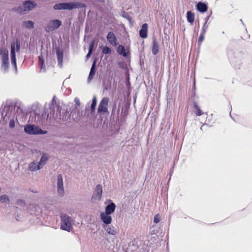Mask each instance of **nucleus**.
I'll return each mask as SVG.
<instances>
[{
    "instance_id": "35",
    "label": "nucleus",
    "mask_w": 252,
    "mask_h": 252,
    "mask_svg": "<svg viewBox=\"0 0 252 252\" xmlns=\"http://www.w3.org/2000/svg\"><path fill=\"white\" fill-rule=\"evenodd\" d=\"M74 102L75 103V105L77 106H79L80 105V100H79V99L78 98H77V97L75 98Z\"/></svg>"
},
{
    "instance_id": "1",
    "label": "nucleus",
    "mask_w": 252,
    "mask_h": 252,
    "mask_svg": "<svg viewBox=\"0 0 252 252\" xmlns=\"http://www.w3.org/2000/svg\"><path fill=\"white\" fill-rule=\"evenodd\" d=\"M74 224L73 220L67 215H61V228L63 230L70 232Z\"/></svg>"
},
{
    "instance_id": "9",
    "label": "nucleus",
    "mask_w": 252,
    "mask_h": 252,
    "mask_svg": "<svg viewBox=\"0 0 252 252\" xmlns=\"http://www.w3.org/2000/svg\"><path fill=\"white\" fill-rule=\"evenodd\" d=\"M64 3L65 10H71L73 9L79 8L81 6V3L76 1L64 2Z\"/></svg>"
},
{
    "instance_id": "29",
    "label": "nucleus",
    "mask_w": 252,
    "mask_h": 252,
    "mask_svg": "<svg viewBox=\"0 0 252 252\" xmlns=\"http://www.w3.org/2000/svg\"><path fill=\"white\" fill-rule=\"evenodd\" d=\"M96 102H97L96 97L95 96H94L93 97V100H92V103L91 104V109L92 111H94V110L95 108L96 105Z\"/></svg>"
},
{
    "instance_id": "25",
    "label": "nucleus",
    "mask_w": 252,
    "mask_h": 252,
    "mask_svg": "<svg viewBox=\"0 0 252 252\" xmlns=\"http://www.w3.org/2000/svg\"><path fill=\"white\" fill-rule=\"evenodd\" d=\"M158 52V45L156 40L153 41L152 48V53L154 55H156Z\"/></svg>"
},
{
    "instance_id": "28",
    "label": "nucleus",
    "mask_w": 252,
    "mask_h": 252,
    "mask_svg": "<svg viewBox=\"0 0 252 252\" xmlns=\"http://www.w3.org/2000/svg\"><path fill=\"white\" fill-rule=\"evenodd\" d=\"M39 63L40 66L41 70L42 71H45V66L44 65V60L42 56L39 57Z\"/></svg>"
},
{
    "instance_id": "16",
    "label": "nucleus",
    "mask_w": 252,
    "mask_h": 252,
    "mask_svg": "<svg viewBox=\"0 0 252 252\" xmlns=\"http://www.w3.org/2000/svg\"><path fill=\"white\" fill-rule=\"evenodd\" d=\"M117 52L119 54L122 55L124 57H126L128 56V52L126 51L125 47L123 45H119L118 46Z\"/></svg>"
},
{
    "instance_id": "32",
    "label": "nucleus",
    "mask_w": 252,
    "mask_h": 252,
    "mask_svg": "<svg viewBox=\"0 0 252 252\" xmlns=\"http://www.w3.org/2000/svg\"><path fill=\"white\" fill-rule=\"evenodd\" d=\"M102 52L104 54H108L111 52V49L107 46H105L103 48Z\"/></svg>"
},
{
    "instance_id": "4",
    "label": "nucleus",
    "mask_w": 252,
    "mask_h": 252,
    "mask_svg": "<svg viewBox=\"0 0 252 252\" xmlns=\"http://www.w3.org/2000/svg\"><path fill=\"white\" fill-rule=\"evenodd\" d=\"M20 45L18 41L13 42L11 45L10 58L11 64L13 65L15 71L17 70L16 60L15 56V51H19Z\"/></svg>"
},
{
    "instance_id": "24",
    "label": "nucleus",
    "mask_w": 252,
    "mask_h": 252,
    "mask_svg": "<svg viewBox=\"0 0 252 252\" xmlns=\"http://www.w3.org/2000/svg\"><path fill=\"white\" fill-rule=\"evenodd\" d=\"M95 62H94L92 66V67H91V69L90 70V72L89 74V76L88 77L89 81H91L92 79V78H93V77L95 74Z\"/></svg>"
},
{
    "instance_id": "7",
    "label": "nucleus",
    "mask_w": 252,
    "mask_h": 252,
    "mask_svg": "<svg viewBox=\"0 0 252 252\" xmlns=\"http://www.w3.org/2000/svg\"><path fill=\"white\" fill-rule=\"evenodd\" d=\"M108 102L109 98L108 97H104L101 99L98 105V113L104 114L108 112Z\"/></svg>"
},
{
    "instance_id": "5",
    "label": "nucleus",
    "mask_w": 252,
    "mask_h": 252,
    "mask_svg": "<svg viewBox=\"0 0 252 252\" xmlns=\"http://www.w3.org/2000/svg\"><path fill=\"white\" fill-rule=\"evenodd\" d=\"M36 6L34 2L28 0L25 1L22 5L15 9V11L18 13H22L24 12L32 10Z\"/></svg>"
},
{
    "instance_id": "20",
    "label": "nucleus",
    "mask_w": 252,
    "mask_h": 252,
    "mask_svg": "<svg viewBox=\"0 0 252 252\" xmlns=\"http://www.w3.org/2000/svg\"><path fill=\"white\" fill-rule=\"evenodd\" d=\"M106 231L110 235H115L117 234V232L114 226H106L105 227Z\"/></svg>"
},
{
    "instance_id": "14",
    "label": "nucleus",
    "mask_w": 252,
    "mask_h": 252,
    "mask_svg": "<svg viewBox=\"0 0 252 252\" xmlns=\"http://www.w3.org/2000/svg\"><path fill=\"white\" fill-rule=\"evenodd\" d=\"M196 8L199 12L204 13L207 10L208 6L205 3L199 2L196 4Z\"/></svg>"
},
{
    "instance_id": "33",
    "label": "nucleus",
    "mask_w": 252,
    "mask_h": 252,
    "mask_svg": "<svg viewBox=\"0 0 252 252\" xmlns=\"http://www.w3.org/2000/svg\"><path fill=\"white\" fill-rule=\"evenodd\" d=\"M205 33H202L201 32L199 37V38H198V44L199 45H200L202 43V42L204 40V34Z\"/></svg>"
},
{
    "instance_id": "31",
    "label": "nucleus",
    "mask_w": 252,
    "mask_h": 252,
    "mask_svg": "<svg viewBox=\"0 0 252 252\" xmlns=\"http://www.w3.org/2000/svg\"><path fill=\"white\" fill-rule=\"evenodd\" d=\"M94 42H92L91 43V44L90 45L89 51V53L87 54V55L86 56V57H87V59H88L91 56V55L92 54V51H93V47H94Z\"/></svg>"
},
{
    "instance_id": "36",
    "label": "nucleus",
    "mask_w": 252,
    "mask_h": 252,
    "mask_svg": "<svg viewBox=\"0 0 252 252\" xmlns=\"http://www.w3.org/2000/svg\"><path fill=\"white\" fill-rule=\"evenodd\" d=\"M197 111L196 112V114L197 115V116H200L202 115V111L201 110H200L199 109H198V108L197 107Z\"/></svg>"
},
{
    "instance_id": "22",
    "label": "nucleus",
    "mask_w": 252,
    "mask_h": 252,
    "mask_svg": "<svg viewBox=\"0 0 252 252\" xmlns=\"http://www.w3.org/2000/svg\"><path fill=\"white\" fill-rule=\"evenodd\" d=\"M95 193L96 194V197L100 200L101 197L102 193V187L101 185H98L95 188Z\"/></svg>"
},
{
    "instance_id": "11",
    "label": "nucleus",
    "mask_w": 252,
    "mask_h": 252,
    "mask_svg": "<svg viewBox=\"0 0 252 252\" xmlns=\"http://www.w3.org/2000/svg\"><path fill=\"white\" fill-rule=\"evenodd\" d=\"M107 39L108 42L113 46H116L117 45V38L114 34V33L112 32H108L107 35Z\"/></svg>"
},
{
    "instance_id": "30",
    "label": "nucleus",
    "mask_w": 252,
    "mask_h": 252,
    "mask_svg": "<svg viewBox=\"0 0 252 252\" xmlns=\"http://www.w3.org/2000/svg\"><path fill=\"white\" fill-rule=\"evenodd\" d=\"M0 201L2 203H6L9 201V197L7 195H2L0 196Z\"/></svg>"
},
{
    "instance_id": "15",
    "label": "nucleus",
    "mask_w": 252,
    "mask_h": 252,
    "mask_svg": "<svg viewBox=\"0 0 252 252\" xmlns=\"http://www.w3.org/2000/svg\"><path fill=\"white\" fill-rule=\"evenodd\" d=\"M148 25L144 24L142 25L141 29L140 31V36L142 38H146L147 36Z\"/></svg>"
},
{
    "instance_id": "6",
    "label": "nucleus",
    "mask_w": 252,
    "mask_h": 252,
    "mask_svg": "<svg viewBox=\"0 0 252 252\" xmlns=\"http://www.w3.org/2000/svg\"><path fill=\"white\" fill-rule=\"evenodd\" d=\"M61 25V21L59 20H52L47 23L45 27V31L47 32L53 31L57 29Z\"/></svg>"
},
{
    "instance_id": "38",
    "label": "nucleus",
    "mask_w": 252,
    "mask_h": 252,
    "mask_svg": "<svg viewBox=\"0 0 252 252\" xmlns=\"http://www.w3.org/2000/svg\"><path fill=\"white\" fill-rule=\"evenodd\" d=\"M155 233V231L153 230L152 231V232H151V234H154Z\"/></svg>"
},
{
    "instance_id": "3",
    "label": "nucleus",
    "mask_w": 252,
    "mask_h": 252,
    "mask_svg": "<svg viewBox=\"0 0 252 252\" xmlns=\"http://www.w3.org/2000/svg\"><path fill=\"white\" fill-rule=\"evenodd\" d=\"M25 132L29 134H44L47 133V131L42 130L38 126L33 125H28L24 127Z\"/></svg>"
},
{
    "instance_id": "13",
    "label": "nucleus",
    "mask_w": 252,
    "mask_h": 252,
    "mask_svg": "<svg viewBox=\"0 0 252 252\" xmlns=\"http://www.w3.org/2000/svg\"><path fill=\"white\" fill-rule=\"evenodd\" d=\"M116 205L114 203H111L106 206L105 211L104 213L111 215L115 210Z\"/></svg>"
},
{
    "instance_id": "10",
    "label": "nucleus",
    "mask_w": 252,
    "mask_h": 252,
    "mask_svg": "<svg viewBox=\"0 0 252 252\" xmlns=\"http://www.w3.org/2000/svg\"><path fill=\"white\" fill-rule=\"evenodd\" d=\"M100 219L103 222L106 224H110L112 221V217L110 215L104 212L100 213Z\"/></svg>"
},
{
    "instance_id": "34",
    "label": "nucleus",
    "mask_w": 252,
    "mask_h": 252,
    "mask_svg": "<svg viewBox=\"0 0 252 252\" xmlns=\"http://www.w3.org/2000/svg\"><path fill=\"white\" fill-rule=\"evenodd\" d=\"M160 215L158 214L156 215H155V216L154 217V221L156 223H157L159 222L160 221Z\"/></svg>"
},
{
    "instance_id": "26",
    "label": "nucleus",
    "mask_w": 252,
    "mask_h": 252,
    "mask_svg": "<svg viewBox=\"0 0 252 252\" xmlns=\"http://www.w3.org/2000/svg\"><path fill=\"white\" fill-rule=\"evenodd\" d=\"M54 8L55 10H65V3L64 2L57 3L54 5Z\"/></svg>"
},
{
    "instance_id": "37",
    "label": "nucleus",
    "mask_w": 252,
    "mask_h": 252,
    "mask_svg": "<svg viewBox=\"0 0 252 252\" xmlns=\"http://www.w3.org/2000/svg\"><path fill=\"white\" fill-rule=\"evenodd\" d=\"M9 126L10 127H13L14 126V120H11L9 123Z\"/></svg>"
},
{
    "instance_id": "23",
    "label": "nucleus",
    "mask_w": 252,
    "mask_h": 252,
    "mask_svg": "<svg viewBox=\"0 0 252 252\" xmlns=\"http://www.w3.org/2000/svg\"><path fill=\"white\" fill-rule=\"evenodd\" d=\"M187 17L188 21L190 24H192L194 20V15L191 11H189L187 12Z\"/></svg>"
},
{
    "instance_id": "21",
    "label": "nucleus",
    "mask_w": 252,
    "mask_h": 252,
    "mask_svg": "<svg viewBox=\"0 0 252 252\" xmlns=\"http://www.w3.org/2000/svg\"><path fill=\"white\" fill-rule=\"evenodd\" d=\"M23 26L27 29H31L33 28L34 23L30 20L24 21L23 23Z\"/></svg>"
},
{
    "instance_id": "2",
    "label": "nucleus",
    "mask_w": 252,
    "mask_h": 252,
    "mask_svg": "<svg viewBox=\"0 0 252 252\" xmlns=\"http://www.w3.org/2000/svg\"><path fill=\"white\" fill-rule=\"evenodd\" d=\"M0 55L2 60L1 69L3 72H7L9 68L8 50L4 48H0Z\"/></svg>"
},
{
    "instance_id": "39",
    "label": "nucleus",
    "mask_w": 252,
    "mask_h": 252,
    "mask_svg": "<svg viewBox=\"0 0 252 252\" xmlns=\"http://www.w3.org/2000/svg\"><path fill=\"white\" fill-rule=\"evenodd\" d=\"M106 241H107L108 243H109V241L108 239H106Z\"/></svg>"
},
{
    "instance_id": "8",
    "label": "nucleus",
    "mask_w": 252,
    "mask_h": 252,
    "mask_svg": "<svg viewBox=\"0 0 252 252\" xmlns=\"http://www.w3.org/2000/svg\"><path fill=\"white\" fill-rule=\"evenodd\" d=\"M57 187L58 194L61 196H63L64 194V190L63 179L61 175H58L57 176Z\"/></svg>"
},
{
    "instance_id": "17",
    "label": "nucleus",
    "mask_w": 252,
    "mask_h": 252,
    "mask_svg": "<svg viewBox=\"0 0 252 252\" xmlns=\"http://www.w3.org/2000/svg\"><path fill=\"white\" fill-rule=\"evenodd\" d=\"M48 159V156L46 154L43 153L42 155V156L41 157L39 162H38V164H39V166H40L41 168H42L43 166L45 164H46V163H47Z\"/></svg>"
},
{
    "instance_id": "27",
    "label": "nucleus",
    "mask_w": 252,
    "mask_h": 252,
    "mask_svg": "<svg viewBox=\"0 0 252 252\" xmlns=\"http://www.w3.org/2000/svg\"><path fill=\"white\" fill-rule=\"evenodd\" d=\"M209 18V17H208L207 18H206V21L202 28L201 32H202V33H205L207 31L208 27H209V24L208 23V20Z\"/></svg>"
},
{
    "instance_id": "19",
    "label": "nucleus",
    "mask_w": 252,
    "mask_h": 252,
    "mask_svg": "<svg viewBox=\"0 0 252 252\" xmlns=\"http://www.w3.org/2000/svg\"><path fill=\"white\" fill-rule=\"evenodd\" d=\"M57 55L58 58V64L60 67L63 65V52L59 49L57 50Z\"/></svg>"
},
{
    "instance_id": "18",
    "label": "nucleus",
    "mask_w": 252,
    "mask_h": 252,
    "mask_svg": "<svg viewBox=\"0 0 252 252\" xmlns=\"http://www.w3.org/2000/svg\"><path fill=\"white\" fill-rule=\"evenodd\" d=\"M29 170L31 171H34L37 170H39L42 168L40 166H39V164H38V163L33 162L29 164Z\"/></svg>"
},
{
    "instance_id": "12",
    "label": "nucleus",
    "mask_w": 252,
    "mask_h": 252,
    "mask_svg": "<svg viewBox=\"0 0 252 252\" xmlns=\"http://www.w3.org/2000/svg\"><path fill=\"white\" fill-rule=\"evenodd\" d=\"M57 119H60V120H65L66 119V117L64 116V115L63 116H62L61 115V114H60V116L58 117V115L56 114V115H54L53 114V116H51V113H50V114H48L47 115V121H49V123H51L52 122V120H57Z\"/></svg>"
}]
</instances>
